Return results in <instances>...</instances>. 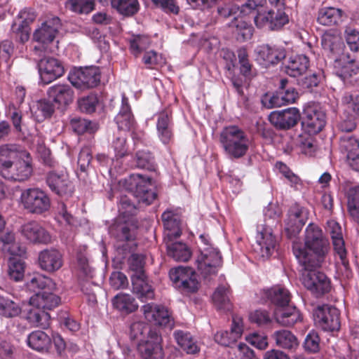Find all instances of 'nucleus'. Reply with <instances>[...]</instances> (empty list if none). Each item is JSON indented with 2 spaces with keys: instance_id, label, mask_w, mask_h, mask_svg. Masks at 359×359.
Returning <instances> with one entry per match:
<instances>
[{
  "instance_id": "obj_5",
  "label": "nucleus",
  "mask_w": 359,
  "mask_h": 359,
  "mask_svg": "<svg viewBox=\"0 0 359 359\" xmlns=\"http://www.w3.org/2000/svg\"><path fill=\"white\" fill-rule=\"evenodd\" d=\"M109 233L116 240L118 249L123 253L136 250L137 226L133 224L128 222H116L110 226Z\"/></svg>"
},
{
  "instance_id": "obj_61",
  "label": "nucleus",
  "mask_w": 359,
  "mask_h": 359,
  "mask_svg": "<svg viewBox=\"0 0 359 359\" xmlns=\"http://www.w3.org/2000/svg\"><path fill=\"white\" fill-rule=\"evenodd\" d=\"M249 320L259 327H268L272 323V317L269 311L257 309L250 313Z\"/></svg>"
},
{
  "instance_id": "obj_35",
  "label": "nucleus",
  "mask_w": 359,
  "mask_h": 359,
  "mask_svg": "<svg viewBox=\"0 0 359 359\" xmlns=\"http://www.w3.org/2000/svg\"><path fill=\"white\" fill-rule=\"evenodd\" d=\"M15 182H23L28 180L32 174V160L30 154L25 152L22 156L15 161Z\"/></svg>"
},
{
  "instance_id": "obj_6",
  "label": "nucleus",
  "mask_w": 359,
  "mask_h": 359,
  "mask_svg": "<svg viewBox=\"0 0 359 359\" xmlns=\"http://www.w3.org/2000/svg\"><path fill=\"white\" fill-rule=\"evenodd\" d=\"M23 208L33 214H43L50 208L48 195L39 188H30L22 191L20 196Z\"/></svg>"
},
{
  "instance_id": "obj_31",
  "label": "nucleus",
  "mask_w": 359,
  "mask_h": 359,
  "mask_svg": "<svg viewBox=\"0 0 359 359\" xmlns=\"http://www.w3.org/2000/svg\"><path fill=\"white\" fill-rule=\"evenodd\" d=\"M29 347L41 353H48L52 347V339L45 332L35 330L27 339Z\"/></svg>"
},
{
  "instance_id": "obj_54",
  "label": "nucleus",
  "mask_w": 359,
  "mask_h": 359,
  "mask_svg": "<svg viewBox=\"0 0 359 359\" xmlns=\"http://www.w3.org/2000/svg\"><path fill=\"white\" fill-rule=\"evenodd\" d=\"M229 290L224 285H219L212 294V301L218 309L229 311L231 309Z\"/></svg>"
},
{
  "instance_id": "obj_20",
  "label": "nucleus",
  "mask_w": 359,
  "mask_h": 359,
  "mask_svg": "<svg viewBox=\"0 0 359 359\" xmlns=\"http://www.w3.org/2000/svg\"><path fill=\"white\" fill-rule=\"evenodd\" d=\"M325 125V114L319 110L309 107L304 110L302 127L307 135H316Z\"/></svg>"
},
{
  "instance_id": "obj_46",
  "label": "nucleus",
  "mask_w": 359,
  "mask_h": 359,
  "mask_svg": "<svg viewBox=\"0 0 359 359\" xmlns=\"http://www.w3.org/2000/svg\"><path fill=\"white\" fill-rule=\"evenodd\" d=\"M342 11L334 7H325L319 10L317 20L325 26L337 25L341 20Z\"/></svg>"
},
{
  "instance_id": "obj_39",
  "label": "nucleus",
  "mask_w": 359,
  "mask_h": 359,
  "mask_svg": "<svg viewBox=\"0 0 359 359\" xmlns=\"http://www.w3.org/2000/svg\"><path fill=\"white\" fill-rule=\"evenodd\" d=\"M256 239L261 256L269 258L276 248V240L275 237L271 233L264 231L259 232Z\"/></svg>"
},
{
  "instance_id": "obj_9",
  "label": "nucleus",
  "mask_w": 359,
  "mask_h": 359,
  "mask_svg": "<svg viewBox=\"0 0 359 359\" xmlns=\"http://www.w3.org/2000/svg\"><path fill=\"white\" fill-rule=\"evenodd\" d=\"M170 280L182 292L194 293L198 290L199 282L196 272L190 267L179 266L169 272Z\"/></svg>"
},
{
  "instance_id": "obj_43",
  "label": "nucleus",
  "mask_w": 359,
  "mask_h": 359,
  "mask_svg": "<svg viewBox=\"0 0 359 359\" xmlns=\"http://www.w3.org/2000/svg\"><path fill=\"white\" fill-rule=\"evenodd\" d=\"M115 309L124 314H129L135 311L138 305L133 297L126 293H119L112 299Z\"/></svg>"
},
{
  "instance_id": "obj_26",
  "label": "nucleus",
  "mask_w": 359,
  "mask_h": 359,
  "mask_svg": "<svg viewBox=\"0 0 359 359\" xmlns=\"http://www.w3.org/2000/svg\"><path fill=\"white\" fill-rule=\"evenodd\" d=\"M49 98L61 106L71 104L74 98V91L71 86L67 83H57L51 86L47 90Z\"/></svg>"
},
{
  "instance_id": "obj_21",
  "label": "nucleus",
  "mask_w": 359,
  "mask_h": 359,
  "mask_svg": "<svg viewBox=\"0 0 359 359\" xmlns=\"http://www.w3.org/2000/svg\"><path fill=\"white\" fill-rule=\"evenodd\" d=\"M61 26L60 19L58 17H53L46 20L41 26L35 30L33 34L34 41L43 46L52 43Z\"/></svg>"
},
{
  "instance_id": "obj_29",
  "label": "nucleus",
  "mask_w": 359,
  "mask_h": 359,
  "mask_svg": "<svg viewBox=\"0 0 359 359\" xmlns=\"http://www.w3.org/2000/svg\"><path fill=\"white\" fill-rule=\"evenodd\" d=\"M133 292L142 302L152 299L154 292L151 285L148 283L144 273L134 274L131 276Z\"/></svg>"
},
{
  "instance_id": "obj_2",
  "label": "nucleus",
  "mask_w": 359,
  "mask_h": 359,
  "mask_svg": "<svg viewBox=\"0 0 359 359\" xmlns=\"http://www.w3.org/2000/svg\"><path fill=\"white\" fill-rule=\"evenodd\" d=\"M219 141L224 154L231 160L244 157L250 144L247 133L236 125L224 127L219 135Z\"/></svg>"
},
{
  "instance_id": "obj_11",
  "label": "nucleus",
  "mask_w": 359,
  "mask_h": 359,
  "mask_svg": "<svg viewBox=\"0 0 359 359\" xmlns=\"http://www.w3.org/2000/svg\"><path fill=\"white\" fill-rule=\"evenodd\" d=\"M313 317L316 324L325 331H337L340 328V313L334 306H319L314 310Z\"/></svg>"
},
{
  "instance_id": "obj_7",
  "label": "nucleus",
  "mask_w": 359,
  "mask_h": 359,
  "mask_svg": "<svg viewBox=\"0 0 359 359\" xmlns=\"http://www.w3.org/2000/svg\"><path fill=\"white\" fill-rule=\"evenodd\" d=\"M101 72L97 67L74 69L69 73L68 80L73 86L85 90L96 87L100 82Z\"/></svg>"
},
{
  "instance_id": "obj_32",
  "label": "nucleus",
  "mask_w": 359,
  "mask_h": 359,
  "mask_svg": "<svg viewBox=\"0 0 359 359\" xmlns=\"http://www.w3.org/2000/svg\"><path fill=\"white\" fill-rule=\"evenodd\" d=\"M264 295L267 300L276 306V309L288 306L292 297L290 291L282 285H276L266 290Z\"/></svg>"
},
{
  "instance_id": "obj_25",
  "label": "nucleus",
  "mask_w": 359,
  "mask_h": 359,
  "mask_svg": "<svg viewBox=\"0 0 359 359\" xmlns=\"http://www.w3.org/2000/svg\"><path fill=\"white\" fill-rule=\"evenodd\" d=\"M38 262L40 268L49 273L55 272L62 266V256L56 249H46L39 254Z\"/></svg>"
},
{
  "instance_id": "obj_45",
  "label": "nucleus",
  "mask_w": 359,
  "mask_h": 359,
  "mask_svg": "<svg viewBox=\"0 0 359 359\" xmlns=\"http://www.w3.org/2000/svg\"><path fill=\"white\" fill-rule=\"evenodd\" d=\"M111 7L126 18L135 15L140 10L138 0H111Z\"/></svg>"
},
{
  "instance_id": "obj_52",
  "label": "nucleus",
  "mask_w": 359,
  "mask_h": 359,
  "mask_svg": "<svg viewBox=\"0 0 359 359\" xmlns=\"http://www.w3.org/2000/svg\"><path fill=\"white\" fill-rule=\"evenodd\" d=\"M128 191V194L121 195L118 203V212L124 217L135 215L137 210L136 198L131 196L132 192Z\"/></svg>"
},
{
  "instance_id": "obj_47",
  "label": "nucleus",
  "mask_w": 359,
  "mask_h": 359,
  "mask_svg": "<svg viewBox=\"0 0 359 359\" xmlns=\"http://www.w3.org/2000/svg\"><path fill=\"white\" fill-rule=\"evenodd\" d=\"M22 312L20 305L10 299L0 294V317L13 318L18 316Z\"/></svg>"
},
{
  "instance_id": "obj_22",
  "label": "nucleus",
  "mask_w": 359,
  "mask_h": 359,
  "mask_svg": "<svg viewBox=\"0 0 359 359\" xmlns=\"http://www.w3.org/2000/svg\"><path fill=\"white\" fill-rule=\"evenodd\" d=\"M243 331V320L238 316L233 317L231 331H219L215 334V341L224 346H236L237 340L241 337Z\"/></svg>"
},
{
  "instance_id": "obj_3",
  "label": "nucleus",
  "mask_w": 359,
  "mask_h": 359,
  "mask_svg": "<svg viewBox=\"0 0 359 359\" xmlns=\"http://www.w3.org/2000/svg\"><path fill=\"white\" fill-rule=\"evenodd\" d=\"M151 186V179L140 174H132L123 182L126 190L132 192L131 196L146 205L151 204L157 198V193L150 188Z\"/></svg>"
},
{
  "instance_id": "obj_16",
  "label": "nucleus",
  "mask_w": 359,
  "mask_h": 359,
  "mask_svg": "<svg viewBox=\"0 0 359 359\" xmlns=\"http://www.w3.org/2000/svg\"><path fill=\"white\" fill-rule=\"evenodd\" d=\"M196 262L198 271L206 277L217 273V268L222 266V257L217 249L204 248L201 251Z\"/></svg>"
},
{
  "instance_id": "obj_14",
  "label": "nucleus",
  "mask_w": 359,
  "mask_h": 359,
  "mask_svg": "<svg viewBox=\"0 0 359 359\" xmlns=\"http://www.w3.org/2000/svg\"><path fill=\"white\" fill-rule=\"evenodd\" d=\"M301 118L297 107H290L280 111H273L269 115V121L277 130H287L294 127Z\"/></svg>"
},
{
  "instance_id": "obj_38",
  "label": "nucleus",
  "mask_w": 359,
  "mask_h": 359,
  "mask_svg": "<svg viewBox=\"0 0 359 359\" xmlns=\"http://www.w3.org/2000/svg\"><path fill=\"white\" fill-rule=\"evenodd\" d=\"M110 148L114 153V159L118 161L129 155L127 135L126 132L118 131L114 133L110 142Z\"/></svg>"
},
{
  "instance_id": "obj_64",
  "label": "nucleus",
  "mask_w": 359,
  "mask_h": 359,
  "mask_svg": "<svg viewBox=\"0 0 359 359\" xmlns=\"http://www.w3.org/2000/svg\"><path fill=\"white\" fill-rule=\"evenodd\" d=\"M229 353L235 355L233 359H257L254 351L244 343H240L235 347H231Z\"/></svg>"
},
{
  "instance_id": "obj_28",
  "label": "nucleus",
  "mask_w": 359,
  "mask_h": 359,
  "mask_svg": "<svg viewBox=\"0 0 359 359\" xmlns=\"http://www.w3.org/2000/svg\"><path fill=\"white\" fill-rule=\"evenodd\" d=\"M273 316L276 321L285 327H292L302 320V316L299 311L295 306H290V304L288 306L275 309Z\"/></svg>"
},
{
  "instance_id": "obj_36",
  "label": "nucleus",
  "mask_w": 359,
  "mask_h": 359,
  "mask_svg": "<svg viewBox=\"0 0 359 359\" xmlns=\"http://www.w3.org/2000/svg\"><path fill=\"white\" fill-rule=\"evenodd\" d=\"M173 336L178 346L187 353L196 354L199 352L200 348L197 341L193 338L190 332L175 330Z\"/></svg>"
},
{
  "instance_id": "obj_4",
  "label": "nucleus",
  "mask_w": 359,
  "mask_h": 359,
  "mask_svg": "<svg viewBox=\"0 0 359 359\" xmlns=\"http://www.w3.org/2000/svg\"><path fill=\"white\" fill-rule=\"evenodd\" d=\"M303 268L302 281L304 286L315 297H320L331 290V282L327 276L319 271L321 266Z\"/></svg>"
},
{
  "instance_id": "obj_15",
  "label": "nucleus",
  "mask_w": 359,
  "mask_h": 359,
  "mask_svg": "<svg viewBox=\"0 0 359 359\" xmlns=\"http://www.w3.org/2000/svg\"><path fill=\"white\" fill-rule=\"evenodd\" d=\"M46 184L54 194L60 196H69L74 187L65 170H51L46 175Z\"/></svg>"
},
{
  "instance_id": "obj_51",
  "label": "nucleus",
  "mask_w": 359,
  "mask_h": 359,
  "mask_svg": "<svg viewBox=\"0 0 359 359\" xmlns=\"http://www.w3.org/2000/svg\"><path fill=\"white\" fill-rule=\"evenodd\" d=\"M278 93L280 102H284V105L295 102L299 97L297 91L294 87L289 85L287 79L280 80Z\"/></svg>"
},
{
  "instance_id": "obj_24",
  "label": "nucleus",
  "mask_w": 359,
  "mask_h": 359,
  "mask_svg": "<svg viewBox=\"0 0 359 359\" xmlns=\"http://www.w3.org/2000/svg\"><path fill=\"white\" fill-rule=\"evenodd\" d=\"M22 236L32 243L48 244L50 243L51 236L40 224L30 222L22 226Z\"/></svg>"
},
{
  "instance_id": "obj_63",
  "label": "nucleus",
  "mask_w": 359,
  "mask_h": 359,
  "mask_svg": "<svg viewBox=\"0 0 359 359\" xmlns=\"http://www.w3.org/2000/svg\"><path fill=\"white\" fill-rule=\"evenodd\" d=\"M303 347L308 353H315L318 352L320 350V337L316 331L311 330L308 333L303 343Z\"/></svg>"
},
{
  "instance_id": "obj_12",
  "label": "nucleus",
  "mask_w": 359,
  "mask_h": 359,
  "mask_svg": "<svg viewBox=\"0 0 359 359\" xmlns=\"http://www.w3.org/2000/svg\"><path fill=\"white\" fill-rule=\"evenodd\" d=\"M309 219V211L298 203L292 205L285 220V231L289 238L295 237Z\"/></svg>"
},
{
  "instance_id": "obj_49",
  "label": "nucleus",
  "mask_w": 359,
  "mask_h": 359,
  "mask_svg": "<svg viewBox=\"0 0 359 359\" xmlns=\"http://www.w3.org/2000/svg\"><path fill=\"white\" fill-rule=\"evenodd\" d=\"M135 162L137 168L149 171H155L157 168L155 157L149 150L137 151L135 156Z\"/></svg>"
},
{
  "instance_id": "obj_41",
  "label": "nucleus",
  "mask_w": 359,
  "mask_h": 359,
  "mask_svg": "<svg viewBox=\"0 0 359 359\" xmlns=\"http://www.w3.org/2000/svg\"><path fill=\"white\" fill-rule=\"evenodd\" d=\"M26 319L32 326L47 329L50 325V316L46 310L32 306L27 311Z\"/></svg>"
},
{
  "instance_id": "obj_42",
  "label": "nucleus",
  "mask_w": 359,
  "mask_h": 359,
  "mask_svg": "<svg viewBox=\"0 0 359 359\" xmlns=\"http://www.w3.org/2000/svg\"><path fill=\"white\" fill-rule=\"evenodd\" d=\"M341 146L347 152L350 166L359 172V141L355 137H348L343 140Z\"/></svg>"
},
{
  "instance_id": "obj_1",
  "label": "nucleus",
  "mask_w": 359,
  "mask_h": 359,
  "mask_svg": "<svg viewBox=\"0 0 359 359\" xmlns=\"http://www.w3.org/2000/svg\"><path fill=\"white\" fill-rule=\"evenodd\" d=\"M330 250L328 241L321 229L310 224L306 229L304 245L292 248L293 253L301 266H321Z\"/></svg>"
},
{
  "instance_id": "obj_30",
  "label": "nucleus",
  "mask_w": 359,
  "mask_h": 359,
  "mask_svg": "<svg viewBox=\"0 0 359 359\" xmlns=\"http://www.w3.org/2000/svg\"><path fill=\"white\" fill-rule=\"evenodd\" d=\"M115 121L118 126V131L126 132L135 128L136 121L132 113L128 97L123 96L121 107L118 114L115 117Z\"/></svg>"
},
{
  "instance_id": "obj_27",
  "label": "nucleus",
  "mask_w": 359,
  "mask_h": 359,
  "mask_svg": "<svg viewBox=\"0 0 359 359\" xmlns=\"http://www.w3.org/2000/svg\"><path fill=\"white\" fill-rule=\"evenodd\" d=\"M48 290L37 292L29 299V304L33 307H39L44 310H53L61 304V298L54 292Z\"/></svg>"
},
{
  "instance_id": "obj_23",
  "label": "nucleus",
  "mask_w": 359,
  "mask_h": 359,
  "mask_svg": "<svg viewBox=\"0 0 359 359\" xmlns=\"http://www.w3.org/2000/svg\"><path fill=\"white\" fill-rule=\"evenodd\" d=\"M328 231L332 241L334 250L336 254L339 256L341 264L344 267L345 270H349V262L346 257L347 252L345 248L344 241L342 236L340 225L334 221L329 222Z\"/></svg>"
},
{
  "instance_id": "obj_18",
  "label": "nucleus",
  "mask_w": 359,
  "mask_h": 359,
  "mask_svg": "<svg viewBox=\"0 0 359 359\" xmlns=\"http://www.w3.org/2000/svg\"><path fill=\"white\" fill-rule=\"evenodd\" d=\"M38 67L41 82L46 85L61 77L65 73L61 62L54 57H48L41 59Z\"/></svg>"
},
{
  "instance_id": "obj_33",
  "label": "nucleus",
  "mask_w": 359,
  "mask_h": 359,
  "mask_svg": "<svg viewBox=\"0 0 359 359\" xmlns=\"http://www.w3.org/2000/svg\"><path fill=\"white\" fill-rule=\"evenodd\" d=\"M309 67V59L305 55H297L290 57L285 66V72L292 77L304 74Z\"/></svg>"
},
{
  "instance_id": "obj_59",
  "label": "nucleus",
  "mask_w": 359,
  "mask_h": 359,
  "mask_svg": "<svg viewBox=\"0 0 359 359\" xmlns=\"http://www.w3.org/2000/svg\"><path fill=\"white\" fill-rule=\"evenodd\" d=\"M54 111V105L50 100L43 99L36 102L34 114L38 121H42L45 118H50Z\"/></svg>"
},
{
  "instance_id": "obj_58",
  "label": "nucleus",
  "mask_w": 359,
  "mask_h": 359,
  "mask_svg": "<svg viewBox=\"0 0 359 359\" xmlns=\"http://www.w3.org/2000/svg\"><path fill=\"white\" fill-rule=\"evenodd\" d=\"M25 262L20 259L13 257L8 261V276L11 279L18 282L25 276Z\"/></svg>"
},
{
  "instance_id": "obj_50",
  "label": "nucleus",
  "mask_w": 359,
  "mask_h": 359,
  "mask_svg": "<svg viewBox=\"0 0 359 359\" xmlns=\"http://www.w3.org/2000/svg\"><path fill=\"white\" fill-rule=\"evenodd\" d=\"M0 241L4 244V248L10 255L21 257L25 253V249L15 242L14 233L11 231L2 232L0 233Z\"/></svg>"
},
{
  "instance_id": "obj_17",
  "label": "nucleus",
  "mask_w": 359,
  "mask_h": 359,
  "mask_svg": "<svg viewBox=\"0 0 359 359\" xmlns=\"http://www.w3.org/2000/svg\"><path fill=\"white\" fill-rule=\"evenodd\" d=\"M145 318L154 325L172 329L174 326V318L170 311L165 306L147 304L142 306Z\"/></svg>"
},
{
  "instance_id": "obj_8",
  "label": "nucleus",
  "mask_w": 359,
  "mask_h": 359,
  "mask_svg": "<svg viewBox=\"0 0 359 359\" xmlns=\"http://www.w3.org/2000/svg\"><path fill=\"white\" fill-rule=\"evenodd\" d=\"M266 0H248L241 8V13L244 15L250 14L257 11V15L254 17L256 26L259 29L273 31V28L280 22L276 20V24L272 25L271 9L263 7Z\"/></svg>"
},
{
  "instance_id": "obj_40",
  "label": "nucleus",
  "mask_w": 359,
  "mask_h": 359,
  "mask_svg": "<svg viewBox=\"0 0 359 359\" xmlns=\"http://www.w3.org/2000/svg\"><path fill=\"white\" fill-rule=\"evenodd\" d=\"M166 248L168 255L177 262H187L191 256V249L182 242L170 243L168 241L166 242Z\"/></svg>"
},
{
  "instance_id": "obj_57",
  "label": "nucleus",
  "mask_w": 359,
  "mask_h": 359,
  "mask_svg": "<svg viewBox=\"0 0 359 359\" xmlns=\"http://www.w3.org/2000/svg\"><path fill=\"white\" fill-rule=\"evenodd\" d=\"M338 65L340 67L337 73L344 81L357 74L359 72V67L354 60L343 61L342 59H339Z\"/></svg>"
},
{
  "instance_id": "obj_44",
  "label": "nucleus",
  "mask_w": 359,
  "mask_h": 359,
  "mask_svg": "<svg viewBox=\"0 0 359 359\" xmlns=\"http://www.w3.org/2000/svg\"><path fill=\"white\" fill-rule=\"evenodd\" d=\"M341 107L344 112L353 118H359V93L345 92L341 97Z\"/></svg>"
},
{
  "instance_id": "obj_62",
  "label": "nucleus",
  "mask_w": 359,
  "mask_h": 359,
  "mask_svg": "<svg viewBox=\"0 0 359 359\" xmlns=\"http://www.w3.org/2000/svg\"><path fill=\"white\" fill-rule=\"evenodd\" d=\"M99 103V99L95 93H90L78 100V105L80 110L86 114H92L95 111Z\"/></svg>"
},
{
  "instance_id": "obj_56",
  "label": "nucleus",
  "mask_w": 359,
  "mask_h": 359,
  "mask_svg": "<svg viewBox=\"0 0 359 359\" xmlns=\"http://www.w3.org/2000/svg\"><path fill=\"white\" fill-rule=\"evenodd\" d=\"M66 6L78 14H88L95 8L94 0H68Z\"/></svg>"
},
{
  "instance_id": "obj_13",
  "label": "nucleus",
  "mask_w": 359,
  "mask_h": 359,
  "mask_svg": "<svg viewBox=\"0 0 359 359\" xmlns=\"http://www.w3.org/2000/svg\"><path fill=\"white\" fill-rule=\"evenodd\" d=\"M162 337L156 330H150L147 339L137 344V352L142 359H163Z\"/></svg>"
},
{
  "instance_id": "obj_55",
  "label": "nucleus",
  "mask_w": 359,
  "mask_h": 359,
  "mask_svg": "<svg viewBox=\"0 0 359 359\" xmlns=\"http://www.w3.org/2000/svg\"><path fill=\"white\" fill-rule=\"evenodd\" d=\"M30 32V27L15 21L11 25V37L17 42L25 43L29 39Z\"/></svg>"
},
{
  "instance_id": "obj_53",
  "label": "nucleus",
  "mask_w": 359,
  "mask_h": 359,
  "mask_svg": "<svg viewBox=\"0 0 359 359\" xmlns=\"http://www.w3.org/2000/svg\"><path fill=\"white\" fill-rule=\"evenodd\" d=\"M18 146L5 144L0 146V170L18 158Z\"/></svg>"
},
{
  "instance_id": "obj_19",
  "label": "nucleus",
  "mask_w": 359,
  "mask_h": 359,
  "mask_svg": "<svg viewBox=\"0 0 359 359\" xmlns=\"http://www.w3.org/2000/svg\"><path fill=\"white\" fill-rule=\"evenodd\" d=\"M257 60L264 66L277 65L285 58L286 49L280 45L263 44L257 48Z\"/></svg>"
},
{
  "instance_id": "obj_34",
  "label": "nucleus",
  "mask_w": 359,
  "mask_h": 359,
  "mask_svg": "<svg viewBox=\"0 0 359 359\" xmlns=\"http://www.w3.org/2000/svg\"><path fill=\"white\" fill-rule=\"evenodd\" d=\"M164 228L168 231L166 236L169 240L177 238L181 236L180 220L177 214L172 211L166 210L161 215Z\"/></svg>"
},
{
  "instance_id": "obj_37",
  "label": "nucleus",
  "mask_w": 359,
  "mask_h": 359,
  "mask_svg": "<svg viewBox=\"0 0 359 359\" xmlns=\"http://www.w3.org/2000/svg\"><path fill=\"white\" fill-rule=\"evenodd\" d=\"M273 337L276 345L283 349L290 351H295L299 346V341L297 337L290 331L280 330L273 333Z\"/></svg>"
},
{
  "instance_id": "obj_60",
  "label": "nucleus",
  "mask_w": 359,
  "mask_h": 359,
  "mask_svg": "<svg viewBox=\"0 0 359 359\" xmlns=\"http://www.w3.org/2000/svg\"><path fill=\"white\" fill-rule=\"evenodd\" d=\"M348 208L351 216L359 222V187L349 189L348 192Z\"/></svg>"
},
{
  "instance_id": "obj_10",
  "label": "nucleus",
  "mask_w": 359,
  "mask_h": 359,
  "mask_svg": "<svg viewBox=\"0 0 359 359\" xmlns=\"http://www.w3.org/2000/svg\"><path fill=\"white\" fill-rule=\"evenodd\" d=\"M156 135L159 141L165 146H170L175 142L174 121L172 111L163 109L156 115Z\"/></svg>"
},
{
  "instance_id": "obj_48",
  "label": "nucleus",
  "mask_w": 359,
  "mask_h": 359,
  "mask_svg": "<svg viewBox=\"0 0 359 359\" xmlns=\"http://www.w3.org/2000/svg\"><path fill=\"white\" fill-rule=\"evenodd\" d=\"M27 287L36 292H43L48 290H56V283L49 277L37 274L31 278L27 283Z\"/></svg>"
}]
</instances>
